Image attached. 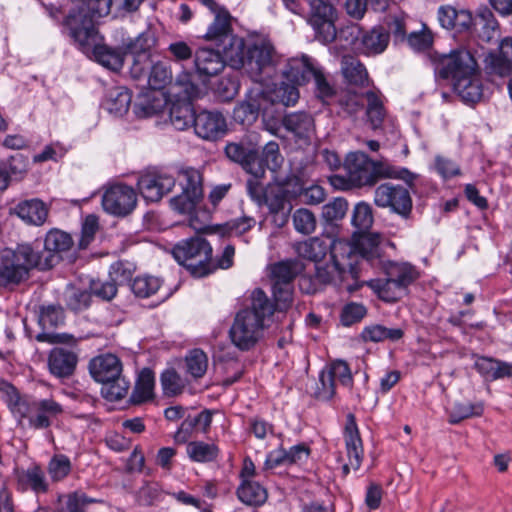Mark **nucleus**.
I'll return each mask as SVG.
<instances>
[{"label": "nucleus", "instance_id": "nucleus-46", "mask_svg": "<svg viewBox=\"0 0 512 512\" xmlns=\"http://www.w3.org/2000/svg\"><path fill=\"white\" fill-rule=\"evenodd\" d=\"M197 111L190 101L174 103L170 108V121L177 130L194 126Z\"/></svg>", "mask_w": 512, "mask_h": 512}, {"label": "nucleus", "instance_id": "nucleus-23", "mask_svg": "<svg viewBox=\"0 0 512 512\" xmlns=\"http://www.w3.org/2000/svg\"><path fill=\"white\" fill-rule=\"evenodd\" d=\"M226 119L218 111L201 110L194 119V132L204 140H217L226 133Z\"/></svg>", "mask_w": 512, "mask_h": 512}, {"label": "nucleus", "instance_id": "nucleus-64", "mask_svg": "<svg viewBox=\"0 0 512 512\" xmlns=\"http://www.w3.org/2000/svg\"><path fill=\"white\" fill-rule=\"evenodd\" d=\"M72 469V464L68 456L64 454L54 455L48 463V473L54 482H58L66 478Z\"/></svg>", "mask_w": 512, "mask_h": 512}, {"label": "nucleus", "instance_id": "nucleus-18", "mask_svg": "<svg viewBox=\"0 0 512 512\" xmlns=\"http://www.w3.org/2000/svg\"><path fill=\"white\" fill-rule=\"evenodd\" d=\"M175 183L173 176L158 170H151L139 176L137 188L147 202H158L172 190Z\"/></svg>", "mask_w": 512, "mask_h": 512}, {"label": "nucleus", "instance_id": "nucleus-13", "mask_svg": "<svg viewBox=\"0 0 512 512\" xmlns=\"http://www.w3.org/2000/svg\"><path fill=\"white\" fill-rule=\"evenodd\" d=\"M73 239L70 234L59 229H51L46 233L43 251L40 250V243L35 242L33 251L36 253L38 270H48L54 267L61 259L60 254L69 251L73 246Z\"/></svg>", "mask_w": 512, "mask_h": 512}, {"label": "nucleus", "instance_id": "nucleus-6", "mask_svg": "<svg viewBox=\"0 0 512 512\" xmlns=\"http://www.w3.org/2000/svg\"><path fill=\"white\" fill-rule=\"evenodd\" d=\"M89 372L102 383L101 395L108 401L121 400L128 393L130 382L122 376V362L116 355L106 353L92 358Z\"/></svg>", "mask_w": 512, "mask_h": 512}, {"label": "nucleus", "instance_id": "nucleus-54", "mask_svg": "<svg viewBox=\"0 0 512 512\" xmlns=\"http://www.w3.org/2000/svg\"><path fill=\"white\" fill-rule=\"evenodd\" d=\"M180 185L182 191L185 193H191L192 197H202V176L200 172L195 168H186L180 171Z\"/></svg>", "mask_w": 512, "mask_h": 512}, {"label": "nucleus", "instance_id": "nucleus-17", "mask_svg": "<svg viewBox=\"0 0 512 512\" xmlns=\"http://www.w3.org/2000/svg\"><path fill=\"white\" fill-rule=\"evenodd\" d=\"M351 255L347 256L346 263L349 265H343V267H336L335 261L332 260L330 264L316 265L315 273L310 278V288L307 289V293H316L322 289V287L329 284L342 283L350 277L353 280L358 279L357 272L353 267V263L350 262Z\"/></svg>", "mask_w": 512, "mask_h": 512}, {"label": "nucleus", "instance_id": "nucleus-38", "mask_svg": "<svg viewBox=\"0 0 512 512\" xmlns=\"http://www.w3.org/2000/svg\"><path fill=\"white\" fill-rule=\"evenodd\" d=\"M131 101L132 95L127 88L116 87L108 92L102 105L110 114L122 117L128 112Z\"/></svg>", "mask_w": 512, "mask_h": 512}, {"label": "nucleus", "instance_id": "nucleus-58", "mask_svg": "<svg viewBox=\"0 0 512 512\" xmlns=\"http://www.w3.org/2000/svg\"><path fill=\"white\" fill-rule=\"evenodd\" d=\"M347 210V200L342 197H337L322 207V218L328 225H335L344 218Z\"/></svg>", "mask_w": 512, "mask_h": 512}, {"label": "nucleus", "instance_id": "nucleus-53", "mask_svg": "<svg viewBox=\"0 0 512 512\" xmlns=\"http://www.w3.org/2000/svg\"><path fill=\"white\" fill-rule=\"evenodd\" d=\"M186 372L194 379L202 378L208 368V357L201 349H193L185 357Z\"/></svg>", "mask_w": 512, "mask_h": 512}, {"label": "nucleus", "instance_id": "nucleus-49", "mask_svg": "<svg viewBox=\"0 0 512 512\" xmlns=\"http://www.w3.org/2000/svg\"><path fill=\"white\" fill-rule=\"evenodd\" d=\"M156 44V38L149 29L140 33L136 38L124 44L127 53L140 58H151V49Z\"/></svg>", "mask_w": 512, "mask_h": 512}, {"label": "nucleus", "instance_id": "nucleus-39", "mask_svg": "<svg viewBox=\"0 0 512 512\" xmlns=\"http://www.w3.org/2000/svg\"><path fill=\"white\" fill-rule=\"evenodd\" d=\"M120 271L123 273L125 272L123 269V263H114L110 267V280H91L90 290L92 294L101 298L102 300H112L117 294V281Z\"/></svg>", "mask_w": 512, "mask_h": 512}, {"label": "nucleus", "instance_id": "nucleus-59", "mask_svg": "<svg viewBox=\"0 0 512 512\" xmlns=\"http://www.w3.org/2000/svg\"><path fill=\"white\" fill-rule=\"evenodd\" d=\"M368 286L385 302H396L400 298L401 289L394 287V284L385 277L384 279H372Z\"/></svg>", "mask_w": 512, "mask_h": 512}, {"label": "nucleus", "instance_id": "nucleus-9", "mask_svg": "<svg viewBox=\"0 0 512 512\" xmlns=\"http://www.w3.org/2000/svg\"><path fill=\"white\" fill-rule=\"evenodd\" d=\"M0 390L5 391L13 403V412L20 415L21 418H27L31 428L36 430L46 429L50 427L51 418L57 417L63 412L61 404L53 399H42L32 404L34 413H30V407L26 401L22 400L18 395L16 388L6 381L0 382Z\"/></svg>", "mask_w": 512, "mask_h": 512}, {"label": "nucleus", "instance_id": "nucleus-41", "mask_svg": "<svg viewBox=\"0 0 512 512\" xmlns=\"http://www.w3.org/2000/svg\"><path fill=\"white\" fill-rule=\"evenodd\" d=\"M155 374L150 368H143L139 374L130 401L142 404L154 398Z\"/></svg>", "mask_w": 512, "mask_h": 512}, {"label": "nucleus", "instance_id": "nucleus-27", "mask_svg": "<svg viewBox=\"0 0 512 512\" xmlns=\"http://www.w3.org/2000/svg\"><path fill=\"white\" fill-rule=\"evenodd\" d=\"M227 62L224 53L210 48H199L195 51L194 64L200 76L211 77L220 73Z\"/></svg>", "mask_w": 512, "mask_h": 512}, {"label": "nucleus", "instance_id": "nucleus-55", "mask_svg": "<svg viewBox=\"0 0 512 512\" xmlns=\"http://www.w3.org/2000/svg\"><path fill=\"white\" fill-rule=\"evenodd\" d=\"M160 382L164 395L173 397L181 394L185 388V381L174 369H165L160 376Z\"/></svg>", "mask_w": 512, "mask_h": 512}, {"label": "nucleus", "instance_id": "nucleus-3", "mask_svg": "<svg viewBox=\"0 0 512 512\" xmlns=\"http://www.w3.org/2000/svg\"><path fill=\"white\" fill-rule=\"evenodd\" d=\"M274 314V305L266 293L256 288L248 307L238 311L229 329L232 344L241 351H249L263 337Z\"/></svg>", "mask_w": 512, "mask_h": 512}, {"label": "nucleus", "instance_id": "nucleus-47", "mask_svg": "<svg viewBox=\"0 0 512 512\" xmlns=\"http://www.w3.org/2000/svg\"><path fill=\"white\" fill-rule=\"evenodd\" d=\"M146 81L153 90H161L167 85L172 84L173 74L171 65L166 61H152Z\"/></svg>", "mask_w": 512, "mask_h": 512}, {"label": "nucleus", "instance_id": "nucleus-29", "mask_svg": "<svg viewBox=\"0 0 512 512\" xmlns=\"http://www.w3.org/2000/svg\"><path fill=\"white\" fill-rule=\"evenodd\" d=\"M475 370L486 380L512 378V363L497 358L481 356L474 363Z\"/></svg>", "mask_w": 512, "mask_h": 512}, {"label": "nucleus", "instance_id": "nucleus-25", "mask_svg": "<svg viewBox=\"0 0 512 512\" xmlns=\"http://www.w3.org/2000/svg\"><path fill=\"white\" fill-rule=\"evenodd\" d=\"M344 440L348 461L354 470H358L363 461L364 449L356 417L353 413H348L346 416Z\"/></svg>", "mask_w": 512, "mask_h": 512}, {"label": "nucleus", "instance_id": "nucleus-50", "mask_svg": "<svg viewBox=\"0 0 512 512\" xmlns=\"http://www.w3.org/2000/svg\"><path fill=\"white\" fill-rule=\"evenodd\" d=\"M64 310L60 305H41L38 310V324L42 332L55 329L64 323Z\"/></svg>", "mask_w": 512, "mask_h": 512}, {"label": "nucleus", "instance_id": "nucleus-60", "mask_svg": "<svg viewBox=\"0 0 512 512\" xmlns=\"http://www.w3.org/2000/svg\"><path fill=\"white\" fill-rule=\"evenodd\" d=\"M352 225L358 230L359 233H365L373 224L372 208L368 203L359 202L353 209Z\"/></svg>", "mask_w": 512, "mask_h": 512}, {"label": "nucleus", "instance_id": "nucleus-24", "mask_svg": "<svg viewBox=\"0 0 512 512\" xmlns=\"http://www.w3.org/2000/svg\"><path fill=\"white\" fill-rule=\"evenodd\" d=\"M226 156L233 162L238 163L244 170L256 178L264 175V169L258 163V150L247 143H228L225 147Z\"/></svg>", "mask_w": 512, "mask_h": 512}, {"label": "nucleus", "instance_id": "nucleus-35", "mask_svg": "<svg viewBox=\"0 0 512 512\" xmlns=\"http://www.w3.org/2000/svg\"><path fill=\"white\" fill-rule=\"evenodd\" d=\"M236 495L243 504L261 507L268 499L267 489L254 480H243L236 489Z\"/></svg>", "mask_w": 512, "mask_h": 512}, {"label": "nucleus", "instance_id": "nucleus-7", "mask_svg": "<svg viewBox=\"0 0 512 512\" xmlns=\"http://www.w3.org/2000/svg\"><path fill=\"white\" fill-rule=\"evenodd\" d=\"M36 253L30 243L18 244L15 249L0 252V288H11L29 278L30 271L38 269Z\"/></svg>", "mask_w": 512, "mask_h": 512}, {"label": "nucleus", "instance_id": "nucleus-62", "mask_svg": "<svg viewBox=\"0 0 512 512\" xmlns=\"http://www.w3.org/2000/svg\"><path fill=\"white\" fill-rule=\"evenodd\" d=\"M258 163L263 167L276 171L279 169L283 163V157L279 150V145L275 141L268 142L262 150L261 158L258 157Z\"/></svg>", "mask_w": 512, "mask_h": 512}, {"label": "nucleus", "instance_id": "nucleus-51", "mask_svg": "<svg viewBox=\"0 0 512 512\" xmlns=\"http://www.w3.org/2000/svg\"><path fill=\"white\" fill-rule=\"evenodd\" d=\"M403 335L404 331L400 328H387L379 324L366 326L361 332V337L365 342L398 341Z\"/></svg>", "mask_w": 512, "mask_h": 512}, {"label": "nucleus", "instance_id": "nucleus-14", "mask_svg": "<svg viewBox=\"0 0 512 512\" xmlns=\"http://www.w3.org/2000/svg\"><path fill=\"white\" fill-rule=\"evenodd\" d=\"M381 236L376 233H363L355 243H350L353 251L350 262L357 272V277L364 262L373 268H380L386 261L381 247Z\"/></svg>", "mask_w": 512, "mask_h": 512}, {"label": "nucleus", "instance_id": "nucleus-45", "mask_svg": "<svg viewBox=\"0 0 512 512\" xmlns=\"http://www.w3.org/2000/svg\"><path fill=\"white\" fill-rule=\"evenodd\" d=\"M342 72L344 78L350 85L358 87H366L369 85L368 72L365 66L354 57L343 58Z\"/></svg>", "mask_w": 512, "mask_h": 512}, {"label": "nucleus", "instance_id": "nucleus-40", "mask_svg": "<svg viewBox=\"0 0 512 512\" xmlns=\"http://www.w3.org/2000/svg\"><path fill=\"white\" fill-rule=\"evenodd\" d=\"M366 109L365 115L367 121L373 130L382 127L386 117L383 96L380 92L368 90L365 92Z\"/></svg>", "mask_w": 512, "mask_h": 512}, {"label": "nucleus", "instance_id": "nucleus-1", "mask_svg": "<svg viewBox=\"0 0 512 512\" xmlns=\"http://www.w3.org/2000/svg\"><path fill=\"white\" fill-rule=\"evenodd\" d=\"M437 80H449L455 93L467 104L481 100L483 87L478 75V64L472 53L459 48L449 53L434 51L429 55Z\"/></svg>", "mask_w": 512, "mask_h": 512}, {"label": "nucleus", "instance_id": "nucleus-32", "mask_svg": "<svg viewBox=\"0 0 512 512\" xmlns=\"http://www.w3.org/2000/svg\"><path fill=\"white\" fill-rule=\"evenodd\" d=\"M13 211L25 223L35 226L43 225L48 216L45 203L36 198L20 201Z\"/></svg>", "mask_w": 512, "mask_h": 512}, {"label": "nucleus", "instance_id": "nucleus-31", "mask_svg": "<svg viewBox=\"0 0 512 512\" xmlns=\"http://www.w3.org/2000/svg\"><path fill=\"white\" fill-rule=\"evenodd\" d=\"M487 68L494 74L506 76L512 72V38H504L498 53H489L485 59Z\"/></svg>", "mask_w": 512, "mask_h": 512}, {"label": "nucleus", "instance_id": "nucleus-44", "mask_svg": "<svg viewBox=\"0 0 512 512\" xmlns=\"http://www.w3.org/2000/svg\"><path fill=\"white\" fill-rule=\"evenodd\" d=\"M189 459L197 463H211L217 460L220 449L215 443L190 441L186 446Z\"/></svg>", "mask_w": 512, "mask_h": 512}, {"label": "nucleus", "instance_id": "nucleus-26", "mask_svg": "<svg viewBox=\"0 0 512 512\" xmlns=\"http://www.w3.org/2000/svg\"><path fill=\"white\" fill-rule=\"evenodd\" d=\"M268 112H272L273 107L281 106L283 108L294 106L299 100V90L291 83L281 82L273 87L263 86V95Z\"/></svg>", "mask_w": 512, "mask_h": 512}, {"label": "nucleus", "instance_id": "nucleus-61", "mask_svg": "<svg viewBox=\"0 0 512 512\" xmlns=\"http://www.w3.org/2000/svg\"><path fill=\"white\" fill-rule=\"evenodd\" d=\"M7 173L11 181H21L29 170V158L21 153H16L4 161Z\"/></svg>", "mask_w": 512, "mask_h": 512}, {"label": "nucleus", "instance_id": "nucleus-56", "mask_svg": "<svg viewBox=\"0 0 512 512\" xmlns=\"http://www.w3.org/2000/svg\"><path fill=\"white\" fill-rule=\"evenodd\" d=\"M163 490L155 481H144L135 494L136 502L140 506H152L162 499Z\"/></svg>", "mask_w": 512, "mask_h": 512}, {"label": "nucleus", "instance_id": "nucleus-33", "mask_svg": "<svg viewBox=\"0 0 512 512\" xmlns=\"http://www.w3.org/2000/svg\"><path fill=\"white\" fill-rule=\"evenodd\" d=\"M265 203L272 216L273 223L279 228L286 225L292 210V204L285 193L281 190L271 192L265 197Z\"/></svg>", "mask_w": 512, "mask_h": 512}, {"label": "nucleus", "instance_id": "nucleus-22", "mask_svg": "<svg viewBox=\"0 0 512 512\" xmlns=\"http://www.w3.org/2000/svg\"><path fill=\"white\" fill-rule=\"evenodd\" d=\"M319 65L316 59L308 55L290 58L281 70V75L296 87L305 85L312 80Z\"/></svg>", "mask_w": 512, "mask_h": 512}, {"label": "nucleus", "instance_id": "nucleus-21", "mask_svg": "<svg viewBox=\"0 0 512 512\" xmlns=\"http://www.w3.org/2000/svg\"><path fill=\"white\" fill-rule=\"evenodd\" d=\"M437 18L440 26L455 33L473 34L474 17L469 10L456 9L451 5L438 8Z\"/></svg>", "mask_w": 512, "mask_h": 512}, {"label": "nucleus", "instance_id": "nucleus-2", "mask_svg": "<svg viewBox=\"0 0 512 512\" xmlns=\"http://www.w3.org/2000/svg\"><path fill=\"white\" fill-rule=\"evenodd\" d=\"M343 168L344 175L334 174L329 177L330 184L340 190L371 187L381 179H399L412 183L416 175L404 167H398L382 161L372 160L364 152L347 154Z\"/></svg>", "mask_w": 512, "mask_h": 512}, {"label": "nucleus", "instance_id": "nucleus-15", "mask_svg": "<svg viewBox=\"0 0 512 512\" xmlns=\"http://www.w3.org/2000/svg\"><path fill=\"white\" fill-rule=\"evenodd\" d=\"M101 204L106 213L125 217L136 208L137 194L131 186L126 184L110 185L102 195Z\"/></svg>", "mask_w": 512, "mask_h": 512}, {"label": "nucleus", "instance_id": "nucleus-36", "mask_svg": "<svg viewBox=\"0 0 512 512\" xmlns=\"http://www.w3.org/2000/svg\"><path fill=\"white\" fill-rule=\"evenodd\" d=\"M304 269L297 259H286L271 266L272 285H293L297 275Z\"/></svg>", "mask_w": 512, "mask_h": 512}, {"label": "nucleus", "instance_id": "nucleus-48", "mask_svg": "<svg viewBox=\"0 0 512 512\" xmlns=\"http://www.w3.org/2000/svg\"><path fill=\"white\" fill-rule=\"evenodd\" d=\"M483 412L484 404L481 401L455 402L448 410V422L455 425L468 418L480 417Z\"/></svg>", "mask_w": 512, "mask_h": 512}, {"label": "nucleus", "instance_id": "nucleus-11", "mask_svg": "<svg viewBox=\"0 0 512 512\" xmlns=\"http://www.w3.org/2000/svg\"><path fill=\"white\" fill-rule=\"evenodd\" d=\"M308 6L309 10L305 14V19L314 31L315 39L322 44L332 43L338 35L337 8L326 0H309Z\"/></svg>", "mask_w": 512, "mask_h": 512}, {"label": "nucleus", "instance_id": "nucleus-16", "mask_svg": "<svg viewBox=\"0 0 512 512\" xmlns=\"http://www.w3.org/2000/svg\"><path fill=\"white\" fill-rule=\"evenodd\" d=\"M79 349L73 346H55L47 355V368L51 376L59 380L70 379L76 372Z\"/></svg>", "mask_w": 512, "mask_h": 512}, {"label": "nucleus", "instance_id": "nucleus-10", "mask_svg": "<svg viewBox=\"0 0 512 512\" xmlns=\"http://www.w3.org/2000/svg\"><path fill=\"white\" fill-rule=\"evenodd\" d=\"M295 251L300 258L316 263L322 261L328 253L331 260L335 261L336 267L347 265V256L351 255L353 249L350 242L341 239H330L312 237L295 245Z\"/></svg>", "mask_w": 512, "mask_h": 512}, {"label": "nucleus", "instance_id": "nucleus-42", "mask_svg": "<svg viewBox=\"0 0 512 512\" xmlns=\"http://www.w3.org/2000/svg\"><path fill=\"white\" fill-rule=\"evenodd\" d=\"M18 484L23 490L30 489L36 494H44L49 490L45 472L39 465H33L18 476Z\"/></svg>", "mask_w": 512, "mask_h": 512}, {"label": "nucleus", "instance_id": "nucleus-19", "mask_svg": "<svg viewBox=\"0 0 512 512\" xmlns=\"http://www.w3.org/2000/svg\"><path fill=\"white\" fill-rule=\"evenodd\" d=\"M231 19L228 10H221L219 14L214 16L213 22L203 35V39L214 42L218 49H222L226 59L228 58V50L232 46L234 47L235 39H242V37L233 34Z\"/></svg>", "mask_w": 512, "mask_h": 512}, {"label": "nucleus", "instance_id": "nucleus-34", "mask_svg": "<svg viewBox=\"0 0 512 512\" xmlns=\"http://www.w3.org/2000/svg\"><path fill=\"white\" fill-rule=\"evenodd\" d=\"M282 125L298 139H308L314 129V119L304 111L292 112L283 117Z\"/></svg>", "mask_w": 512, "mask_h": 512}, {"label": "nucleus", "instance_id": "nucleus-20", "mask_svg": "<svg viewBox=\"0 0 512 512\" xmlns=\"http://www.w3.org/2000/svg\"><path fill=\"white\" fill-rule=\"evenodd\" d=\"M263 95V85L254 84L246 93V98L234 109V119L240 123L255 121L260 113L269 115Z\"/></svg>", "mask_w": 512, "mask_h": 512}, {"label": "nucleus", "instance_id": "nucleus-28", "mask_svg": "<svg viewBox=\"0 0 512 512\" xmlns=\"http://www.w3.org/2000/svg\"><path fill=\"white\" fill-rule=\"evenodd\" d=\"M379 269L383 270L385 276L394 284V287L402 291L419 277L417 269L407 262L399 263L386 260Z\"/></svg>", "mask_w": 512, "mask_h": 512}, {"label": "nucleus", "instance_id": "nucleus-30", "mask_svg": "<svg viewBox=\"0 0 512 512\" xmlns=\"http://www.w3.org/2000/svg\"><path fill=\"white\" fill-rule=\"evenodd\" d=\"M389 44V32L381 25L363 30L357 49L366 55L383 53Z\"/></svg>", "mask_w": 512, "mask_h": 512}, {"label": "nucleus", "instance_id": "nucleus-52", "mask_svg": "<svg viewBox=\"0 0 512 512\" xmlns=\"http://www.w3.org/2000/svg\"><path fill=\"white\" fill-rule=\"evenodd\" d=\"M59 501L60 504L55 512H86L85 507L88 504L99 502L82 491L71 492Z\"/></svg>", "mask_w": 512, "mask_h": 512}, {"label": "nucleus", "instance_id": "nucleus-8", "mask_svg": "<svg viewBox=\"0 0 512 512\" xmlns=\"http://www.w3.org/2000/svg\"><path fill=\"white\" fill-rule=\"evenodd\" d=\"M210 243L201 236L191 237L177 243L172 254L191 276L202 278L215 271Z\"/></svg>", "mask_w": 512, "mask_h": 512}, {"label": "nucleus", "instance_id": "nucleus-37", "mask_svg": "<svg viewBox=\"0 0 512 512\" xmlns=\"http://www.w3.org/2000/svg\"><path fill=\"white\" fill-rule=\"evenodd\" d=\"M77 3V7L69 11L64 17L65 21L70 15H83L85 18L91 19L100 18L110 13L112 0H71ZM64 22H62L63 24Z\"/></svg>", "mask_w": 512, "mask_h": 512}, {"label": "nucleus", "instance_id": "nucleus-12", "mask_svg": "<svg viewBox=\"0 0 512 512\" xmlns=\"http://www.w3.org/2000/svg\"><path fill=\"white\" fill-rule=\"evenodd\" d=\"M404 182L406 186L392 182L380 184L374 191V203L379 208L389 209L392 213L408 219L413 208L410 189L414 186V182L411 184Z\"/></svg>", "mask_w": 512, "mask_h": 512}, {"label": "nucleus", "instance_id": "nucleus-5", "mask_svg": "<svg viewBox=\"0 0 512 512\" xmlns=\"http://www.w3.org/2000/svg\"><path fill=\"white\" fill-rule=\"evenodd\" d=\"M234 47L228 50L227 63L235 68H243L254 84H262L275 73L277 56L274 46L267 40L257 39L246 42L235 39Z\"/></svg>", "mask_w": 512, "mask_h": 512}, {"label": "nucleus", "instance_id": "nucleus-63", "mask_svg": "<svg viewBox=\"0 0 512 512\" xmlns=\"http://www.w3.org/2000/svg\"><path fill=\"white\" fill-rule=\"evenodd\" d=\"M365 93H356L347 91L338 100V104L343 113L350 117L356 116L363 111L365 105Z\"/></svg>", "mask_w": 512, "mask_h": 512}, {"label": "nucleus", "instance_id": "nucleus-57", "mask_svg": "<svg viewBox=\"0 0 512 512\" xmlns=\"http://www.w3.org/2000/svg\"><path fill=\"white\" fill-rule=\"evenodd\" d=\"M161 287L159 278L149 275L137 276L131 283V290L136 297L148 298Z\"/></svg>", "mask_w": 512, "mask_h": 512}, {"label": "nucleus", "instance_id": "nucleus-43", "mask_svg": "<svg viewBox=\"0 0 512 512\" xmlns=\"http://www.w3.org/2000/svg\"><path fill=\"white\" fill-rule=\"evenodd\" d=\"M474 23L473 33L485 42L491 41L499 28L493 12L487 7L478 9Z\"/></svg>", "mask_w": 512, "mask_h": 512}, {"label": "nucleus", "instance_id": "nucleus-4", "mask_svg": "<svg viewBox=\"0 0 512 512\" xmlns=\"http://www.w3.org/2000/svg\"><path fill=\"white\" fill-rule=\"evenodd\" d=\"M63 31L78 50L87 56L92 55L102 66L112 71L123 67L124 54L118 49L99 43L100 37L91 19L72 14L64 21Z\"/></svg>", "mask_w": 512, "mask_h": 512}]
</instances>
